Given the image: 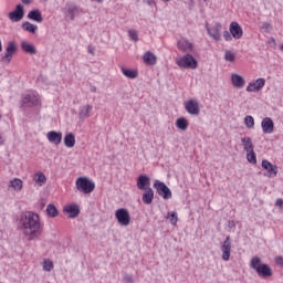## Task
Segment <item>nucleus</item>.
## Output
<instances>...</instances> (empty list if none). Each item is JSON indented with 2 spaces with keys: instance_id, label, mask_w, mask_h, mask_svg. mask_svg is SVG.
I'll list each match as a JSON object with an SVG mask.
<instances>
[{
  "instance_id": "1",
  "label": "nucleus",
  "mask_w": 283,
  "mask_h": 283,
  "mask_svg": "<svg viewBox=\"0 0 283 283\" xmlns=\"http://www.w3.org/2000/svg\"><path fill=\"white\" fill-rule=\"evenodd\" d=\"M19 229L22 231V235H24L29 242H32V240H38L41 233H43L41 219L39 218V214L34 212H24L20 216Z\"/></svg>"
},
{
  "instance_id": "2",
  "label": "nucleus",
  "mask_w": 283,
  "mask_h": 283,
  "mask_svg": "<svg viewBox=\"0 0 283 283\" xmlns=\"http://www.w3.org/2000/svg\"><path fill=\"white\" fill-rule=\"evenodd\" d=\"M250 269L255 271L259 277H272L273 270L266 263H262V259L260 256H253L250 261Z\"/></svg>"
},
{
  "instance_id": "3",
  "label": "nucleus",
  "mask_w": 283,
  "mask_h": 283,
  "mask_svg": "<svg viewBox=\"0 0 283 283\" xmlns=\"http://www.w3.org/2000/svg\"><path fill=\"white\" fill-rule=\"evenodd\" d=\"M176 63L181 70H196L198 67V60H196L191 54L178 57Z\"/></svg>"
},
{
  "instance_id": "4",
  "label": "nucleus",
  "mask_w": 283,
  "mask_h": 283,
  "mask_svg": "<svg viewBox=\"0 0 283 283\" xmlns=\"http://www.w3.org/2000/svg\"><path fill=\"white\" fill-rule=\"evenodd\" d=\"M22 107H39L41 106V97L36 92H30L22 96Z\"/></svg>"
},
{
  "instance_id": "5",
  "label": "nucleus",
  "mask_w": 283,
  "mask_h": 283,
  "mask_svg": "<svg viewBox=\"0 0 283 283\" xmlns=\"http://www.w3.org/2000/svg\"><path fill=\"white\" fill-rule=\"evenodd\" d=\"M75 185L77 191H81L82 193H92V191L96 189L94 181L90 180L87 177H78Z\"/></svg>"
},
{
  "instance_id": "6",
  "label": "nucleus",
  "mask_w": 283,
  "mask_h": 283,
  "mask_svg": "<svg viewBox=\"0 0 283 283\" xmlns=\"http://www.w3.org/2000/svg\"><path fill=\"white\" fill-rule=\"evenodd\" d=\"M115 218L122 227H129L132 224V217L129 211L125 208H119L115 211Z\"/></svg>"
},
{
  "instance_id": "7",
  "label": "nucleus",
  "mask_w": 283,
  "mask_h": 283,
  "mask_svg": "<svg viewBox=\"0 0 283 283\" xmlns=\"http://www.w3.org/2000/svg\"><path fill=\"white\" fill-rule=\"evenodd\" d=\"M154 189H156L158 196H161L164 200H170L171 198V189L165 185V182L160 180H155L154 182Z\"/></svg>"
},
{
  "instance_id": "8",
  "label": "nucleus",
  "mask_w": 283,
  "mask_h": 283,
  "mask_svg": "<svg viewBox=\"0 0 283 283\" xmlns=\"http://www.w3.org/2000/svg\"><path fill=\"white\" fill-rule=\"evenodd\" d=\"M82 12H83V9H81L76 4H66L64 8V17L69 21H74V19L76 17H80Z\"/></svg>"
},
{
  "instance_id": "9",
  "label": "nucleus",
  "mask_w": 283,
  "mask_h": 283,
  "mask_svg": "<svg viewBox=\"0 0 283 283\" xmlns=\"http://www.w3.org/2000/svg\"><path fill=\"white\" fill-rule=\"evenodd\" d=\"M25 17V10L23 4H17L15 9L11 12H9L8 18L13 23H19Z\"/></svg>"
},
{
  "instance_id": "10",
  "label": "nucleus",
  "mask_w": 283,
  "mask_h": 283,
  "mask_svg": "<svg viewBox=\"0 0 283 283\" xmlns=\"http://www.w3.org/2000/svg\"><path fill=\"white\" fill-rule=\"evenodd\" d=\"M15 52H17V43H14V41H10L7 45L4 55L1 57V63H7V64L10 63Z\"/></svg>"
},
{
  "instance_id": "11",
  "label": "nucleus",
  "mask_w": 283,
  "mask_h": 283,
  "mask_svg": "<svg viewBox=\"0 0 283 283\" xmlns=\"http://www.w3.org/2000/svg\"><path fill=\"white\" fill-rule=\"evenodd\" d=\"M221 258L224 262L231 260V237H227L226 240L221 243Z\"/></svg>"
},
{
  "instance_id": "12",
  "label": "nucleus",
  "mask_w": 283,
  "mask_h": 283,
  "mask_svg": "<svg viewBox=\"0 0 283 283\" xmlns=\"http://www.w3.org/2000/svg\"><path fill=\"white\" fill-rule=\"evenodd\" d=\"M185 108L191 116H198V114H200V103H198L197 99L185 102Z\"/></svg>"
},
{
  "instance_id": "13",
  "label": "nucleus",
  "mask_w": 283,
  "mask_h": 283,
  "mask_svg": "<svg viewBox=\"0 0 283 283\" xmlns=\"http://www.w3.org/2000/svg\"><path fill=\"white\" fill-rule=\"evenodd\" d=\"M264 85H266V80L259 77L248 84L245 92H260Z\"/></svg>"
},
{
  "instance_id": "14",
  "label": "nucleus",
  "mask_w": 283,
  "mask_h": 283,
  "mask_svg": "<svg viewBox=\"0 0 283 283\" xmlns=\"http://www.w3.org/2000/svg\"><path fill=\"white\" fill-rule=\"evenodd\" d=\"M151 178H149V176L147 175H140L137 178V188L140 191H146L147 189H151Z\"/></svg>"
},
{
  "instance_id": "15",
  "label": "nucleus",
  "mask_w": 283,
  "mask_h": 283,
  "mask_svg": "<svg viewBox=\"0 0 283 283\" xmlns=\"http://www.w3.org/2000/svg\"><path fill=\"white\" fill-rule=\"evenodd\" d=\"M207 32L209 36H212L214 41H220L222 39V24L221 23H216L212 28L207 27Z\"/></svg>"
},
{
  "instance_id": "16",
  "label": "nucleus",
  "mask_w": 283,
  "mask_h": 283,
  "mask_svg": "<svg viewBox=\"0 0 283 283\" xmlns=\"http://www.w3.org/2000/svg\"><path fill=\"white\" fill-rule=\"evenodd\" d=\"M261 127L263 129V134H273L275 124L271 117H264L261 122Z\"/></svg>"
},
{
  "instance_id": "17",
  "label": "nucleus",
  "mask_w": 283,
  "mask_h": 283,
  "mask_svg": "<svg viewBox=\"0 0 283 283\" xmlns=\"http://www.w3.org/2000/svg\"><path fill=\"white\" fill-rule=\"evenodd\" d=\"M46 138L49 143H52L53 145H61V140H63V133L51 130L46 134Z\"/></svg>"
},
{
  "instance_id": "18",
  "label": "nucleus",
  "mask_w": 283,
  "mask_h": 283,
  "mask_svg": "<svg viewBox=\"0 0 283 283\" xmlns=\"http://www.w3.org/2000/svg\"><path fill=\"white\" fill-rule=\"evenodd\" d=\"M261 166L268 171L270 178L277 176V166L271 164V161L263 159Z\"/></svg>"
},
{
  "instance_id": "19",
  "label": "nucleus",
  "mask_w": 283,
  "mask_h": 283,
  "mask_svg": "<svg viewBox=\"0 0 283 283\" xmlns=\"http://www.w3.org/2000/svg\"><path fill=\"white\" fill-rule=\"evenodd\" d=\"M230 34H232L233 39H242V34H244V31L242 30V27H240V23L238 22H231L230 23Z\"/></svg>"
},
{
  "instance_id": "20",
  "label": "nucleus",
  "mask_w": 283,
  "mask_h": 283,
  "mask_svg": "<svg viewBox=\"0 0 283 283\" xmlns=\"http://www.w3.org/2000/svg\"><path fill=\"white\" fill-rule=\"evenodd\" d=\"M231 83H232L233 87H237V90H242V87H244V85H247V81H244V77H242L238 73L231 74Z\"/></svg>"
},
{
  "instance_id": "21",
  "label": "nucleus",
  "mask_w": 283,
  "mask_h": 283,
  "mask_svg": "<svg viewBox=\"0 0 283 283\" xmlns=\"http://www.w3.org/2000/svg\"><path fill=\"white\" fill-rule=\"evenodd\" d=\"M143 61L145 65H156V63H158V56H156L154 52L147 51L143 55Z\"/></svg>"
},
{
  "instance_id": "22",
  "label": "nucleus",
  "mask_w": 283,
  "mask_h": 283,
  "mask_svg": "<svg viewBox=\"0 0 283 283\" xmlns=\"http://www.w3.org/2000/svg\"><path fill=\"white\" fill-rule=\"evenodd\" d=\"M92 109H94V107L90 104L81 106L78 111V118L81 120H85V118H90V114H92Z\"/></svg>"
},
{
  "instance_id": "23",
  "label": "nucleus",
  "mask_w": 283,
  "mask_h": 283,
  "mask_svg": "<svg viewBox=\"0 0 283 283\" xmlns=\"http://www.w3.org/2000/svg\"><path fill=\"white\" fill-rule=\"evenodd\" d=\"M64 211L69 213L70 218H77L78 213H81V209L76 203L65 206Z\"/></svg>"
},
{
  "instance_id": "24",
  "label": "nucleus",
  "mask_w": 283,
  "mask_h": 283,
  "mask_svg": "<svg viewBox=\"0 0 283 283\" xmlns=\"http://www.w3.org/2000/svg\"><path fill=\"white\" fill-rule=\"evenodd\" d=\"M177 45L181 52H192L193 50V44L185 39L179 40Z\"/></svg>"
},
{
  "instance_id": "25",
  "label": "nucleus",
  "mask_w": 283,
  "mask_h": 283,
  "mask_svg": "<svg viewBox=\"0 0 283 283\" xmlns=\"http://www.w3.org/2000/svg\"><path fill=\"white\" fill-rule=\"evenodd\" d=\"M27 17L31 21H35V23H43V14H41L39 9L31 10Z\"/></svg>"
},
{
  "instance_id": "26",
  "label": "nucleus",
  "mask_w": 283,
  "mask_h": 283,
  "mask_svg": "<svg viewBox=\"0 0 283 283\" xmlns=\"http://www.w3.org/2000/svg\"><path fill=\"white\" fill-rule=\"evenodd\" d=\"M21 50H23L25 52V54H31V55H34L38 52L36 46L32 43L27 42V41L21 42Z\"/></svg>"
},
{
  "instance_id": "27",
  "label": "nucleus",
  "mask_w": 283,
  "mask_h": 283,
  "mask_svg": "<svg viewBox=\"0 0 283 283\" xmlns=\"http://www.w3.org/2000/svg\"><path fill=\"white\" fill-rule=\"evenodd\" d=\"M144 205H151L154 202V189L148 188L142 196Z\"/></svg>"
},
{
  "instance_id": "28",
  "label": "nucleus",
  "mask_w": 283,
  "mask_h": 283,
  "mask_svg": "<svg viewBox=\"0 0 283 283\" xmlns=\"http://www.w3.org/2000/svg\"><path fill=\"white\" fill-rule=\"evenodd\" d=\"M64 145L69 149H72V147H74V145H76V137L74 136V133H67L64 136Z\"/></svg>"
},
{
  "instance_id": "29",
  "label": "nucleus",
  "mask_w": 283,
  "mask_h": 283,
  "mask_svg": "<svg viewBox=\"0 0 283 283\" xmlns=\"http://www.w3.org/2000/svg\"><path fill=\"white\" fill-rule=\"evenodd\" d=\"M9 187L11 189H13V191H22L23 190V180L19 179V178H14L13 180H11L9 182Z\"/></svg>"
},
{
  "instance_id": "30",
  "label": "nucleus",
  "mask_w": 283,
  "mask_h": 283,
  "mask_svg": "<svg viewBox=\"0 0 283 283\" xmlns=\"http://www.w3.org/2000/svg\"><path fill=\"white\" fill-rule=\"evenodd\" d=\"M241 144L245 153L253 150V142L251 140V137H242Z\"/></svg>"
},
{
  "instance_id": "31",
  "label": "nucleus",
  "mask_w": 283,
  "mask_h": 283,
  "mask_svg": "<svg viewBox=\"0 0 283 283\" xmlns=\"http://www.w3.org/2000/svg\"><path fill=\"white\" fill-rule=\"evenodd\" d=\"M22 30H24V32H30L31 34H36V30H39V27L27 21L22 23Z\"/></svg>"
},
{
  "instance_id": "32",
  "label": "nucleus",
  "mask_w": 283,
  "mask_h": 283,
  "mask_svg": "<svg viewBox=\"0 0 283 283\" xmlns=\"http://www.w3.org/2000/svg\"><path fill=\"white\" fill-rule=\"evenodd\" d=\"M33 180L35 182V185H39V187H43V185H45V182H48V178L45 177V175L43 172H38L34 175Z\"/></svg>"
},
{
  "instance_id": "33",
  "label": "nucleus",
  "mask_w": 283,
  "mask_h": 283,
  "mask_svg": "<svg viewBox=\"0 0 283 283\" xmlns=\"http://www.w3.org/2000/svg\"><path fill=\"white\" fill-rule=\"evenodd\" d=\"M176 127L181 129V132H186V129L189 127V122L185 117H179L176 120Z\"/></svg>"
},
{
  "instance_id": "34",
  "label": "nucleus",
  "mask_w": 283,
  "mask_h": 283,
  "mask_svg": "<svg viewBox=\"0 0 283 283\" xmlns=\"http://www.w3.org/2000/svg\"><path fill=\"white\" fill-rule=\"evenodd\" d=\"M122 73L126 78H138V71L136 70H129L126 67H122Z\"/></svg>"
},
{
  "instance_id": "35",
  "label": "nucleus",
  "mask_w": 283,
  "mask_h": 283,
  "mask_svg": "<svg viewBox=\"0 0 283 283\" xmlns=\"http://www.w3.org/2000/svg\"><path fill=\"white\" fill-rule=\"evenodd\" d=\"M46 213L50 218H56V216H59V210L56 209V206L51 203L46 207Z\"/></svg>"
},
{
  "instance_id": "36",
  "label": "nucleus",
  "mask_w": 283,
  "mask_h": 283,
  "mask_svg": "<svg viewBox=\"0 0 283 283\" xmlns=\"http://www.w3.org/2000/svg\"><path fill=\"white\" fill-rule=\"evenodd\" d=\"M244 125L248 129H253L255 127V119L251 115L244 117Z\"/></svg>"
},
{
  "instance_id": "37",
  "label": "nucleus",
  "mask_w": 283,
  "mask_h": 283,
  "mask_svg": "<svg viewBox=\"0 0 283 283\" xmlns=\"http://www.w3.org/2000/svg\"><path fill=\"white\" fill-rule=\"evenodd\" d=\"M247 154V160L248 163H251V165H256L258 164V157L255 156V151L252 149Z\"/></svg>"
},
{
  "instance_id": "38",
  "label": "nucleus",
  "mask_w": 283,
  "mask_h": 283,
  "mask_svg": "<svg viewBox=\"0 0 283 283\" xmlns=\"http://www.w3.org/2000/svg\"><path fill=\"white\" fill-rule=\"evenodd\" d=\"M224 60L228 61L229 63H233V61H235V53H233L232 51H226L224 52Z\"/></svg>"
},
{
  "instance_id": "39",
  "label": "nucleus",
  "mask_w": 283,
  "mask_h": 283,
  "mask_svg": "<svg viewBox=\"0 0 283 283\" xmlns=\"http://www.w3.org/2000/svg\"><path fill=\"white\" fill-rule=\"evenodd\" d=\"M168 218L170 220V224H174V227H176V224L178 223V216L176 214V212H169Z\"/></svg>"
},
{
  "instance_id": "40",
  "label": "nucleus",
  "mask_w": 283,
  "mask_h": 283,
  "mask_svg": "<svg viewBox=\"0 0 283 283\" xmlns=\"http://www.w3.org/2000/svg\"><path fill=\"white\" fill-rule=\"evenodd\" d=\"M52 269H54V263H52V261H50V260L44 261L43 271L50 272V271H52Z\"/></svg>"
},
{
  "instance_id": "41",
  "label": "nucleus",
  "mask_w": 283,
  "mask_h": 283,
  "mask_svg": "<svg viewBox=\"0 0 283 283\" xmlns=\"http://www.w3.org/2000/svg\"><path fill=\"white\" fill-rule=\"evenodd\" d=\"M128 35L135 43L138 42V32L134 29L128 31Z\"/></svg>"
},
{
  "instance_id": "42",
  "label": "nucleus",
  "mask_w": 283,
  "mask_h": 283,
  "mask_svg": "<svg viewBox=\"0 0 283 283\" xmlns=\"http://www.w3.org/2000/svg\"><path fill=\"white\" fill-rule=\"evenodd\" d=\"M223 39L224 41H233V35L229 31L223 32Z\"/></svg>"
},
{
  "instance_id": "43",
  "label": "nucleus",
  "mask_w": 283,
  "mask_h": 283,
  "mask_svg": "<svg viewBox=\"0 0 283 283\" xmlns=\"http://www.w3.org/2000/svg\"><path fill=\"white\" fill-rule=\"evenodd\" d=\"M272 29H273V27H271V23H269V22H264L262 24V30H265V32H271Z\"/></svg>"
},
{
  "instance_id": "44",
  "label": "nucleus",
  "mask_w": 283,
  "mask_h": 283,
  "mask_svg": "<svg viewBox=\"0 0 283 283\" xmlns=\"http://www.w3.org/2000/svg\"><path fill=\"white\" fill-rule=\"evenodd\" d=\"M275 206L279 207V209H283V199L282 198L276 199Z\"/></svg>"
},
{
  "instance_id": "45",
  "label": "nucleus",
  "mask_w": 283,
  "mask_h": 283,
  "mask_svg": "<svg viewBox=\"0 0 283 283\" xmlns=\"http://www.w3.org/2000/svg\"><path fill=\"white\" fill-rule=\"evenodd\" d=\"M275 263L279 264V266H282V269H283V256H276Z\"/></svg>"
},
{
  "instance_id": "46",
  "label": "nucleus",
  "mask_w": 283,
  "mask_h": 283,
  "mask_svg": "<svg viewBox=\"0 0 283 283\" xmlns=\"http://www.w3.org/2000/svg\"><path fill=\"white\" fill-rule=\"evenodd\" d=\"M124 280H125V282H127V283H134V276H132V275H126V276L124 277Z\"/></svg>"
},
{
  "instance_id": "47",
  "label": "nucleus",
  "mask_w": 283,
  "mask_h": 283,
  "mask_svg": "<svg viewBox=\"0 0 283 283\" xmlns=\"http://www.w3.org/2000/svg\"><path fill=\"white\" fill-rule=\"evenodd\" d=\"M22 3H24L25 6H30V3H32V0H21Z\"/></svg>"
},
{
  "instance_id": "48",
  "label": "nucleus",
  "mask_w": 283,
  "mask_h": 283,
  "mask_svg": "<svg viewBox=\"0 0 283 283\" xmlns=\"http://www.w3.org/2000/svg\"><path fill=\"white\" fill-rule=\"evenodd\" d=\"M88 54H94V48L88 46Z\"/></svg>"
},
{
  "instance_id": "49",
  "label": "nucleus",
  "mask_w": 283,
  "mask_h": 283,
  "mask_svg": "<svg viewBox=\"0 0 283 283\" xmlns=\"http://www.w3.org/2000/svg\"><path fill=\"white\" fill-rule=\"evenodd\" d=\"M280 50H281V52H283V44L280 45Z\"/></svg>"
},
{
  "instance_id": "50",
  "label": "nucleus",
  "mask_w": 283,
  "mask_h": 283,
  "mask_svg": "<svg viewBox=\"0 0 283 283\" xmlns=\"http://www.w3.org/2000/svg\"><path fill=\"white\" fill-rule=\"evenodd\" d=\"M95 1H97V3H103V0H95Z\"/></svg>"
},
{
  "instance_id": "51",
  "label": "nucleus",
  "mask_w": 283,
  "mask_h": 283,
  "mask_svg": "<svg viewBox=\"0 0 283 283\" xmlns=\"http://www.w3.org/2000/svg\"><path fill=\"white\" fill-rule=\"evenodd\" d=\"M271 43H275V39L272 38V39H271Z\"/></svg>"
},
{
  "instance_id": "52",
  "label": "nucleus",
  "mask_w": 283,
  "mask_h": 283,
  "mask_svg": "<svg viewBox=\"0 0 283 283\" xmlns=\"http://www.w3.org/2000/svg\"><path fill=\"white\" fill-rule=\"evenodd\" d=\"M92 92H96V87H93V88H92Z\"/></svg>"
},
{
  "instance_id": "53",
  "label": "nucleus",
  "mask_w": 283,
  "mask_h": 283,
  "mask_svg": "<svg viewBox=\"0 0 283 283\" xmlns=\"http://www.w3.org/2000/svg\"><path fill=\"white\" fill-rule=\"evenodd\" d=\"M0 140H1V136H0Z\"/></svg>"
},
{
  "instance_id": "54",
  "label": "nucleus",
  "mask_w": 283,
  "mask_h": 283,
  "mask_svg": "<svg viewBox=\"0 0 283 283\" xmlns=\"http://www.w3.org/2000/svg\"><path fill=\"white\" fill-rule=\"evenodd\" d=\"M203 1H207V0H203Z\"/></svg>"
}]
</instances>
